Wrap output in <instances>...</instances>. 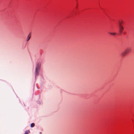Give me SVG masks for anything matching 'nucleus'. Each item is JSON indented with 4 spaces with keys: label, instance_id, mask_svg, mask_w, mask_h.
<instances>
[{
    "label": "nucleus",
    "instance_id": "obj_7",
    "mask_svg": "<svg viewBox=\"0 0 134 134\" xmlns=\"http://www.w3.org/2000/svg\"><path fill=\"white\" fill-rule=\"evenodd\" d=\"M30 133L29 130H26L25 131L24 134H28Z\"/></svg>",
    "mask_w": 134,
    "mask_h": 134
},
{
    "label": "nucleus",
    "instance_id": "obj_1",
    "mask_svg": "<svg viewBox=\"0 0 134 134\" xmlns=\"http://www.w3.org/2000/svg\"><path fill=\"white\" fill-rule=\"evenodd\" d=\"M119 32L120 34L121 35L124 29V27L123 26L121 25V24L120 22L119 23Z\"/></svg>",
    "mask_w": 134,
    "mask_h": 134
},
{
    "label": "nucleus",
    "instance_id": "obj_9",
    "mask_svg": "<svg viewBox=\"0 0 134 134\" xmlns=\"http://www.w3.org/2000/svg\"><path fill=\"white\" fill-rule=\"evenodd\" d=\"M119 22H120V23H121V25H122V23H123V22H123V21L122 20H121V22H120V21H119Z\"/></svg>",
    "mask_w": 134,
    "mask_h": 134
},
{
    "label": "nucleus",
    "instance_id": "obj_3",
    "mask_svg": "<svg viewBox=\"0 0 134 134\" xmlns=\"http://www.w3.org/2000/svg\"><path fill=\"white\" fill-rule=\"evenodd\" d=\"M131 50V49L130 48H127L125 50V51L126 52V53L127 54L130 52Z\"/></svg>",
    "mask_w": 134,
    "mask_h": 134
},
{
    "label": "nucleus",
    "instance_id": "obj_8",
    "mask_svg": "<svg viewBox=\"0 0 134 134\" xmlns=\"http://www.w3.org/2000/svg\"><path fill=\"white\" fill-rule=\"evenodd\" d=\"M35 126V124L34 123H32L31 124V127H33Z\"/></svg>",
    "mask_w": 134,
    "mask_h": 134
},
{
    "label": "nucleus",
    "instance_id": "obj_6",
    "mask_svg": "<svg viewBox=\"0 0 134 134\" xmlns=\"http://www.w3.org/2000/svg\"><path fill=\"white\" fill-rule=\"evenodd\" d=\"M109 33L111 35H112L114 36L116 34V33H112V32H109Z\"/></svg>",
    "mask_w": 134,
    "mask_h": 134
},
{
    "label": "nucleus",
    "instance_id": "obj_4",
    "mask_svg": "<svg viewBox=\"0 0 134 134\" xmlns=\"http://www.w3.org/2000/svg\"><path fill=\"white\" fill-rule=\"evenodd\" d=\"M127 54L126 53V52L125 51H124L122 52L121 53V55L122 57H124Z\"/></svg>",
    "mask_w": 134,
    "mask_h": 134
},
{
    "label": "nucleus",
    "instance_id": "obj_5",
    "mask_svg": "<svg viewBox=\"0 0 134 134\" xmlns=\"http://www.w3.org/2000/svg\"><path fill=\"white\" fill-rule=\"evenodd\" d=\"M31 37V35L30 34L27 37V41H28L29 39H30Z\"/></svg>",
    "mask_w": 134,
    "mask_h": 134
},
{
    "label": "nucleus",
    "instance_id": "obj_2",
    "mask_svg": "<svg viewBox=\"0 0 134 134\" xmlns=\"http://www.w3.org/2000/svg\"><path fill=\"white\" fill-rule=\"evenodd\" d=\"M40 64L38 63L36 66L35 71V76L37 75L38 74V71L39 70L40 68Z\"/></svg>",
    "mask_w": 134,
    "mask_h": 134
}]
</instances>
